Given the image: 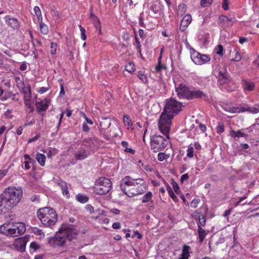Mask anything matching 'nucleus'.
<instances>
[{
    "mask_svg": "<svg viewBox=\"0 0 259 259\" xmlns=\"http://www.w3.org/2000/svg\"><path fill=\"white\" fill-rule=\"evenodd\" d=\"M183 106L182 103L175 98L167 99L158 122L159 129L168 134L170 129L171 119L182 110Z\"/></svg>",
    "mask_w": 259,
    "mask_h": 259,
    "instance_id": "1",
    "label": "nucleus"
},
{
    "mask_svg": "<svg viewBox=\"0 0 259 259\" xmlns=\"http://www.w3.org/2000/svg\"><path fill=\"white\" fill-rule=\"evenodd\" d=\"M23 195L21 188L9 187L0 195V214H6L20 201Z\"/></svg>",
    "mask_w": 259,
    "mask_h": 259,
    "instance_id": "2",
    "label": "nucleus"
},
{
    "mask_svg": "<svg viewBox=\"0 0 259 259\" xmlns=\"http://www.w3.org/2000/svg\"><path fill=\"white\" fill-rule=\"evenodd\" d=\"M120 188L121 190L129 197L142 194L147 189L145 182L143 179H133L129 176L122 179Z\"/></svg>",
    "mask_w": 259,
    "mask_h": 259,
    "instance_id": "3",
    "label": "nucleus"
},
{
    "mask_svg": "<svg viewBox=\"0 0 259 259\" xmlns=\"http://www.w3.org/2000/svg\"><path fill=\"white\" fill-rule=\"evenodd\" d=\"M77 235L76 231L73 225L63 224L54 237L49 239V244L54 248L65 245L67 240L71 241Z\"/></svg>",
    "mask_w": 259,
    "mask_h": 259,
    "instance_id": "4",
    "label": "nucleus"
},
{
    "mask_svg": "<svg viewBox=\"0 0 259 259\" xmlns=\"http://www.w3.org/2000/svg\"><path fill=\"white\" fill-rule=\"evenodd\" d=\"M37 216L43 227L51 229L53 228L58 220L56 211L50 207L39 208L37 211Z\"/></svg>",
    "mask_w": 259,
    "mask_h": 259,
    "instance_id": "5",
    "label": "nucleus"
},
{
    "mask_svg": "<svg viewBox=\"0 0 259 259\" xmlns=\"http://www.w3.org/2000/svg\"><path fill=\"white\" fill-rule=\"evenodd\" d=\"M25 231V225L21 222H9L0 226V233L8 237H18L24 234Z\"/></svg>",
    "mask_w": 259,
    "mask_h": 259,
    "instance_id": "6",
    "label": "nucleus"
},
{
    "mask_svg": "<svg viewBox=\"0 0 259 259\" xmlns=\"http://www.w3.org/2000/svg\"><path fill=\"white\" fill-rule=\"evenodd\" d=\"M160 131L165 135V137L159 135H153L151 138V148L154 152H156L163 150L167 145L169 139V132L168 134L159 129Z\"/></svg>",
    "mask_w": 259,
    "mask_h": 259,
    "instance_id": "7",
    "label": "nucleus"
},
{
    "mask_svg": "<svg viewBox=\"0 0 259 259\" xmlns=\"http://www.w3.org/2000/svg\"><path fill=\"white\" fill-rule=\"evenodd\" d=\"M112 187L110 179L102 177L96 181L94 187V192L98 195H104L109 192Z\"/></svg>",
    "mask_w": 259,
    "mask_h": 259,
    "instance_id": "8",
    "label": "nucleus"
},
{
    "mask_svg": "<svg viewBox=\"0 0 259 259\" xmlns=\"http://www.w3.org/2000/svg\"><path fill=\"white\" fill-rule=\"evenodd\" d=\"M191 58L194 63L197 65H202L210 60V58L209 56L201 54L194 50L191 52Z\"/></svg>",
    "mask_w": 259,
    "mask_h": 259,
    "instance_id": "9",
    "label": "nucleus"
},
{
    "mask_svg": "<svg viewBox=\"0 0 259 259\" xmlns=\"http://www.w3.org/2000/svg\"><path fill=\"white\" fill-rule=\"evenodd\" d=\"M190 89L183 83H181L176 88V92L178 98L180 99H187L189 100Z\"/></svg>",
    "mask_w": 259,
    "mask_h": 259,
    "instance_id": "10",
    "label": "nucleus"
},
{
    "mask_svg": "<svg viewBox=\"0 0 259 259\" xmlns=\"http://www.w3.org/2000/svg\"><path fill=\"white\" fill-rule=\"evenodd\" d=\"M81 144L91 153L96 149L98 140L96 138L86 139L82 141Z\"/></svg>",
    "mask_w": 259,
    "mask_h": 259,
    "instance_id": "11",
    "label": "nucleus"
},
{
    "mask_svg": "<svg viewBox=\"0 0 259 259\" xmlns=\"http://www.w3.org/2000/svg\"><path fill=\"white\" fill-rule=\"evenodd\" d=\"M90 154V152L81 144L80 147L75 152L74 157L76 160H82L87 158Z\"/></svg>",
    "mask_w": 259,
    "mask_h": 259,
    "instance_id": "12",
    "label": "nucleus"
},
{
    "mask_svg": "<svg viewBox=\"0 0 259 259\" xmlns=\"http://www.w3.org/2000/svg\"><path fill=\"white\" fill-rule=\"evenodd\" d=\"M27 242V239L23 237H19L15 240L13 243V245L17 250L23 252L25 251Z\"/></svg>",
    "mask_w": 259,
    "mask_h": 259,
    "instance_id": "13",
    "label": "nucleus"
},
{
    "mask_svg": "<svg viewBox=\"0 0 259 259\" xmlns=\"http://www.w3.org/2000/svg\"><path fill=\"white\" fill-rule=\"evenodd\" d=\"M5 20L6 24L13 29L17 30L20 28V22L18 19L6 16L5 17Z\"/></svg>",
    "mask_w": 259,
    "mask_h": 259,
    "instance_id": "14",
    "label": "nucleus"
},
{
    "mask_svg": "<svg viewBox=\"0 0 259 259\" xmlns=\"http://www.w3.org/2000/svg\"><path fill=\"white\" fill-rule=\"evenodd\" d=\"M51 103L50 99L45 98L40 102H36V110L38 113L45 112L48 108Z\"/></svg>",
    "mask_w": 259,
    "mask_h": 259,
    "instance_id": "15",
    "label": "nucleus"
},
{
    "mask_svg": "<svg viewBox=\"0 0 259 259\" xmlns=\"http://www.w3.org/2000/svg\"><path fill=\"white\" fill-rule=\"evenodd\" d=\"M199 98H202L205 100H207L208 99V97L206 94L204 93L202 91H200V90H192L191 89H190L189 100Z\"/></svg>",
    "mask_w": 259,
    "mask_h": 259,
    "instance_id": "16",
    "label": "nucleus"
},
{
    "mask_svg": "<svg viewBox=\"0 0 259 259\" xmlns=\"http://www.w3.org/2000/svg\"><path fill=\"white\" fill-rule=\"evenodd\" d=\"M55 183L60 188L63 196L66 198H69L70 193L68 191L67 184L61 179L56 180Z\"/></svg>",
    "mask_w": 259,
    "mask_h": 259,
    "instance_id": "17",
    "label": "nucleus"
},
{
    "mask_svg": "<svg viewBox=\"0 0 259 259\" xmlns=\"http://www.w3.org/2000/svg\"><path fill=\"white\" fill-rule=\"evenodd\" d=\"M242 86L244 91L251 92L254 90L255 83L249 79H243L242 80Z\"/></svg>",
    "mask_w": 259,
    "mask_h": 259,
    "instance_id": "18",
    "label": "nucleus"
},
{
    "mask_svg": "<svg viewBox=\"0 0 259 259\" xmlns=\"http://www.w3.org/2000/svg\"><path fill=\"white\" fill-rule=\"evenodd\" d=\"M153 194L151 191L147 192L142 197V202L144 203L149 202V207L153 209L154 208V201L152 200Z\"/></svg>",
    "mask_w": 259,
    "mask_h": 259,
    "instance_id": "19",
    "label": "nucleus"
},
{
    "mask_svg": "<svg viewBox=\"0 0 259 259\" xmlns=\"http://www.w3.org/2000/svg\"><path fill=\"white\" fill-rule=\"evenodd\" d=\"M215 75L219 80L227 79L229 77V73L224 67H219L215 70Z\"/></svg>",
    "mask_w": 259,
    "mask_h": 259,
    "instance_id": "20",
    "label": "nucleus"
},
{
    "mask_svg": "<svg viewBox=\"0 0 259 259\" xmlns=\"http://www.w3.org/2000/svg\"><path fill=\"white\" fill-rule=\"evenodd\" d=\"M192 21V17L191 15L187 14L182 19L180 26V29L181 31H184L187 29L189 25Z\"/></svg>",
    "mask_w": 259,
    "mask_h": 259,
    "instance_id": "21",
    "label": "nucleus"
},
{
    "mask_svg": "<svg viewBox=\"0 0 259 259\" xmlns=\"http://www.w3.org/2000/svg\"><path fill=\"white\" fill-rule=\"evenodd\" d=\"M31 94L30 90H29V93L28 94H25L24 96V101L25 106L29 109V112L32 113L34 111V108L31 104Z\"/></svg>",
    "mask_w": 259,
    "mask_h": 259,
    "instance_id": "22",
    "label": "nucleus"
},
{
    "mask_svg": "<svg viewBox=\"0 0 259 259\" xmlns=\"http://www.w3.org/2000/svg\"><path fill=\"white\" fill-rule=\"evenodd\" d=\"M242 130H238L237 131L231 130L229 131V136L234 139H235L236 138H246L247 137V135L245 134L244 132H242Z\"/></svg>",
    "mask_w": 259,
    "mask_h": 259,
    "instance_id": "23",
    "label": "nucleus"
},
{
    "mask_svg": "<svg viewBox=\"0 0 259 259\" xmlns=\"http://www.w3.org/2000/svg\"><path fill=\"white\" fill-rule=\"evenodd\" d=\"M163 49L161 50L160 53L162 54ZM162 55L160 54L158 59V65L155 66V70L157 72H161L163 69H166L165 66L161 63Z\"/></svg>",
    "mask_w": 259,
    "mask_h": 259,
    "instance_id": "24",
    "label": "nucleus"
},
{
    "mask_svg": "<svg viewBox=\"0 0 259 259\" xmlns=\"http://www.w3.org/2000/svg\"><path fill=\"white\" fill-rule=\"evenodd\" d=\"M39 22V27L40 33L43 35H47L49 33V28L47 25L45 24L42 20Z\"/></svg>",
    "mask_w": 259,
    "mask_h": 259,
    "instance_id": "25",
    "label": "nucleus"
},
{
    "mask_svg": "<svg viewBox=\"0 0 259 259\" xmlns=\"http://www.w3.org/2000/svg\"><path fill=\"white\" fill-rule=\"evenodd\" d=\"M190 247L188 245H185L183 246L182 253L181 254V257L179 259H188L190 255H189V250Z\"/></svg>",
    "mask_w": 259,
    "mask_h": 259,
    "instance_id": "26",
    "label": "nucleus"
},
{
    "mask_svg": "<svg viewBox=\"0 0 259 259\" xmlns=\"http://www.w3.org/2000/svg\"><path fill=\"white\" fill-rule=\"evenodd\" d=\"M249 108H245L244 107H232L231 106V109L230 111V113H239L244 112L246 111H249Z\"/></svg>",
    "mask_w": 259,
    "mask_h": 259,
    "instance_id": "27",
    "label": "nucleus"
},
{
    "mask_svg": "<svg viewBox=\"0 0 259 259\" xmlns=\"http://www.w3.org/2000/svg\"><path fill=\"white\" fill-rule=\"evenodd\" d=\"M164 183L166 185V189L167 190L168 193L169 194V196L171 198V199L177 202L178 201V197L175 195L174 194L173 191L172 190L171 187L169 186V185L168 184V183L165 181H164Z\"/></svg>",
    "mask_w": 259,
    "mask_h": 259,
    "instance_id": "28",
    "label": "nucleus"
},
{
    "mask_svg": "<svg viewBox=\"0 0 259 259\" xmlns=\"http://www.w3.org/2000/svg\"><path fill=\"white\" fill-rule=\"evenodd\" d=\"M198 233L199 235V243H202L206 236V233L201 227L199 226L198 228Z\"/></svg>",
    "mask_w": 259,
    "mask_h": 259,
    "instance_id": "29",
    "label": "nucleus"
},
{
    "mask_svg": "<svg viewBox=\"0 0 259 259\" xmlns=\"http://www.w3.org/2000/svg\"><path fill=\"white\" fill-rule=\"evenodd\" d=\"M36 159L41 166L45 165L46 157L44 154L41 153L37 154Z\"/></svg>",
    "mask_w": 259,
    "mask_h": 259,
    "instance_id": "30",
    "label": "nucleus"
},
{
    "mask_svg": "<svg viewBox=\"0 0 259 259\" xmlns=\"http://www.w3.org/2000/svg\"><path fill=\"white\" fill-rule=\"evenodd\" d=\"M75 197L76 200L81 203H85L89 201V197L82 194H78Z\"/></svg>",
    "mask_w": 259,
    "mask_h": 259,
    "instance_id": "31",
    "label": "nucleus"
},
{
    "mask_svg": "<svg viewBox=\"0 0 259 259\" xmlns=\"http://www.w3.org/2000/svg\"><path fill=\"white\" fill-rule=\"evenodd\" d=\"M123 120L125 125H127L130 128L133 130V128L132 127L133 126V122L130 116L126 114L124 115L123 116Z\"/></svg>",
    "mask_w": 259,
    "mask_h": 259,
    "instance_id": "32",
    "label": "nucleus"
},
{
    "mask_svg": "<svg viewBox=\"0 0 259 259\" xmlns=\"http://www.w3.org/2000/svg\"><path fill=\"white\" fill-rule=\"evenodd\" d=\"M58 152L59 151L58 149L50 147L49 148L48 152H47V155L48 157L51 158L52 156L56 155Z\"/></svg>",
    "mask_w": 259,
    "mask_h": 259,
    "instance_id": "33",
    "label": "nucleus"
},
{
    "mask_svg": "<svg viewBox=\"0 0 259 259\" xmlns=\"http://www.w3.org/2000/svg\"><path fill=\"white\" fill-rule=\"evenodd\" d=\"M121 145L123 147L125 148L124 151L126 152H128L132 154H133L135 153V151L134 149H133L132 148H128L127 147L128 145V143L127 141H122Z\"/></svg>",
    "mask_w": 259,
    "mask_h": 259,
    "instance_id": "34",
    "label": "nucleus"
},
{
    "mask_svg": "<svg viewBox=\"0 0 259 259\" xmlns=\"http://www.w3.org/2000/svg\"><path fill=\"white\" fill-rule=\"evenodd\" d=\"M33 11L37 17L38 21H40V20H42L41 12L38 6H35L34 7Z\"/></svg>",
    "mask_w": 259,
    "mask_h": 259,
    "instance_id": "35",
    "label": "nucleus"
},
{
    "mask_svg": "<svg viewBox=\"0 0 259 259\" xmlns=\"http://www.w3.org/2000/svg\"><path fill=\"white\" fill-rule=\"evenodd\" d=\"M125 70L130 73H133L135 70L134 64L133 62H128L125 67Z\"/></svg>",
    "mask_w": 259,
    "mask_h": 259,
    "instance_id": "36",
    "label": "nucleus"
},
{
    "mask_svg": "<svg viewBox=\"0 0 259 259\" xmlns=\"http://www.w3.org/2000/svg\"><path fill=\"white\" fill-rule=\"evenodd\" d=\"M206 223L205 218L204 215L201 214L198 217V222L197 223L198 228L199 227L204 226Z\"/></svg>",
    "mask_w": 259,
    "mask_h": 259,
    "instance_id": "37",
    "label": "nucleus"
},
{
    "mask_svg": "<svg viewBox=\"0 0 259 259\" xmlns=\"http://www.w3.org/2000/svg\"><path fill=\"white\" fill-rule=\"evenodd\" d=\"M137 76L143 83H146L148 82L147 76L142 72V71H138L137 72Z\"/></svg>",
    "mask_w": 259,
    "mask_h": 259,
    "instance_id": "38",
    "label": "nucleus"
},
{
    "mask_svg": "<svg viewBox=\"0 0 259 259\" xmlns=\"http://www.w3.org/2000/svg\"><path fill=\"white\" fill-rule=\"evenodd\" d=\"M216 131L218 134H221L225 131L224 124L222 122H219L216 127Z\"/></svg>",
    "mask_w": 259,
    "mask_h": 259,
    "instance_id": "39",
    "label": "nucleus"
},
{
    "mask_svg": "<svg viewBox=\"0 0 259 259\" xmlns=\"http://www.w3.org/2000/svg\"><path fill=\"white\" fill-rule=\"evenodd\" d=\"M219 20L221 22H223L225 23H228L229 22H235L236 21V20L235 18H229V17L226 16H221Z\"/></svg>",
    "mask_w": 259,
    "mask_h": 259,
    "instance_id": "40",
    "label": "nucleus"
},
{
    "mask_svg": "<svg viewBox=\"0 0 259 259\" xmlns=\"http://www.w3.org/2000/svg\"><path fill=\"white\" fill-rule=\"evenodd\" d=\"M194 147L191 145H189L187 150V156L189 158H193L194 156Z\"/></svg>",
    "mask_w": 259,
    "mask_h": 259,
    "instance_id": "41",
    "label": "nucleus"
},
{
    "mask_svg": "<svg viewBox=\"0 0 259 259\" xmlns=\"http://www.w3.org/2000/svg\"><path fill=\"white\" fill-rule=\"evenodd\" d=\"M171 185L172 186V188L175 193L177 194H179L181 191L178 184L175 182L174 180H172Z\"/></svg>",
    "mask_w": 259,
    "mask_h": 259,
    "instance_id": "42",
    "label": "nucleus"
},
{
    "mask_svg": "<svg viewBox=\"0 0 259 259\" xmlns=\"http://www.w3.org/2000/svg\"><path fill=\"white\" fill-rule=\"evenodd\" d=\"M57 44L56 42H52L51 44V50L50 53L52 55H54L56 54Z\"/></svg>",
    "mask_w": 259,
    "mask_h": 259,
    "instance_id": "43",
    "label": "nucleus"
},
{
    "mask_svg": "<svg viewBox=\"0 0 259 259\" xmlns=\"http://www.w3.org/2000/svg\"><path fill=\"white\" fill-rule=\"evenodd\" d=\"M78 27L79 28L81 33V38L83 40H85L87 39V36L85 35V30L81 25H79Z\"/></svg>",
    "mask_w": 259,
    "mask_h": 259,
    "instance_id": "44",
    "label": "nucleus"
},
{
    "mask_svg": "<svg viewBox=\"0 0 259 259\" xmlns=\"http://www.w3.org/2000/svg\"><path fill=\"white\" fill-rule=\"evenodd\" d=\"M235 57L233 59H232V60L233 61L239 62L242 59L241 55L240 53L239 52V51H237L236 50H235Z\"/></svg>",
    "mask_w": 259,
    "mask_h": 259,
    "instance_id": "45",
    "label": "nucleus"
},
{
    "mask_svg": "<svg viewBox=\"0 0 259 259\" xmlns=\"http://www.w3.org/2000/svg\"><path fill=\"white\" fill-rule=\"evenodd\" d=\"M150 10L154 13L157 14L160 10L159 7L156 4H153L150 7Z\"/></svg>",
    "mask_w": 259,
    "mask_h": 259,
    "instance_id": "46",
    "label": "nucleus"
},
{
    "mask_svg": "<svg viewBox=\"0 0 259 259\" xmlns=\"http://www.w3.org/2000/svg\"><path fill=\"white\" fill-rule=\"evenodd\" d=\"M168 156L162 152H160L158 154L157 159L159 161H163L164 159H167Z\"/></svg>",
    "mask_w": 259,
    "mask_h": 259,
    "instance_id": "47",
    "label": "nucleus"
},
{
    "mask_svg": "<svg viewBox=\"0 0 259 259\" xmlns=\"http://www.w3.org/2000/svg\"><path fill=\"white\" fill-rule=\"evenodd\" d=\"M213 2V0H201V6L203 7H208Z\"/></svg>",
    "mask_w": 259,
    "mask_h": 259,
    "instance_id": "48",
    "label": "nucleus"
},
{
    "mask_svg": "<svg viewBox=\"0 0 259 259\" xmlns=\"http://www.w3.org/2000/svg\"><path fill=\"white\" fill-rule=\"evenodd\" d=\"M80 114L85 120V121L84 122V123H87V124H89L90 125H92L93 124V121L91 119L88 118L85 113L83 112H81Z\"/></svg>",
    "mask_w": 259,
    "mask_h": 259,
    "instance_id": "49",
    "label": "nucleus"
},
{
    "mask_svg": "<svg viewBox=\"0 0 259 259\" xmlns=\"http://www.w3.org/2000/svg\"><path fill=\"white\" fill-rule=\"evenodd\" d=\"M30 247L34 251H36L40 248V246L36 242L33 241L30 243Z\"/></svg>",
    "mask_w": 259,
    "mask_h": 259,
    "instance_id": "50",
    "label": "nucleus"
},
{
    "mask_svg": "<svg viewBox=\"0 0 259 259\" xmlns=\"http://www.w3.org/2000/svg\"><path fill=\"white\" fill-rule=\"evenodd\" d=\"M90 18L92 19L93 20L97 21L99 24L100 25V20L98 18V17L95 15V14L93 13V9H91L90 10Z\"/></svg>",
    "mask_w": 259,
    "mask_h": 259,
    "instance_id": "51",
    "label": "nucleus"
},
{
    "mask_svg": "<svg viewBox=\"0 0 259 259\" xmlns=\"http://www.w3.org/2000/svg\"><path fill=\"white\" fill-rule=\"evenodd\" d=\"M50 88L49 87H42L40 88L37 90V92L39 94H44V93L47 92V91H48L50 90Z\"/></svg>",
    "mask_w": 259,
    "mask_h": 259,
    "instance_id": "52",
    "label": "nucleus"
},
{
    "mask_svg": "<svg viewBox=\"0 0 259 259\" xmlns=\"http://www.w3.org/2000/svg\"><path fill=\"white\" fill-rule=\"evenodd\" d=\"M32 232L36 235H40L42 233V230L37 227H34L32 229Z\"/></svg>",
    "mask_w": 259,
    "mask_h": 259,
    "instance_id": "53",
    "label": "nucleus"
},
{
    "mask_svg": "<svg viewBox=\"0 0 259 259\" xmlns=\"http://www.w3.org/2000/svg\"><path fill=\"white\" fill-rule=\"evenodd\" d=\"M223 47L221 45H219L218 46V48L217 49L216 53L219 55L223 56Z\"/></svg>",
    "mask_w": 259,
    "mask_h": 259,
    "instance_id": "54",
    "label": "nucleus"
},
{
    "mask_svg": "<svg viewBox=\"0 0 259 259\" xmlns=\"http://www.w3.org/2000/svg\"><path fill=\"white\" fill-rule=\"evenodd\" d=\"M222 8L225 11H227L229 9L228 0H223V2L222 4Z\"/></svg>",
    "mask_w": 259,
    "mask_h": 259,
    "instance_id": "55",
    "label": "nucleus"
},
{
    "mask_svg": "<svg viewBox=\"0 0 259 259\" xmlns=\"http://www.w3.org/2000/svg\"><path fill=\"white\" fill-rule=\"evenodd\" d=\"M85 208L86 210L90 213H93L94 212V208L91 204H87L85 206Z\"/></svg>",
    "mask_w": 259,
    "mask_h": 259,
    "instance_id": "56",
    "label": "nucleus"
},
{
    "mask_svg": "<svg viewBox=\"0 0 259 259\" xmlns=\"http://www.w3.org/2000/svg\"><path fill=\"white\" fill-rule=\"evenodd\" d=\"M252 65L253 68L258 69L259 68V59L257 58L254 60L252 63Z\"/></svg>",
    "mask_w": 259,
    "mask_h": 259,
    "instance_id": "57",
    "label": "nucleus"
},
{
    "mask_svg": "<svg viewBox=\"0 0 259 259\" xmlns=\"http://www.w3.org/2000/svg\"><path fill=\"white\" fill-rule=\"evenodd\" d=\"M199 200L198 199H194L191 202V206L192 208H196L198 206V204L199 203Z\"/></svg>",
    "mask_w": 259,
    "mask_h": 259,
    "instance_id": "58",
    "label": "nucleus"
},
{
    "mask_svg": "<svg viewBox=\"0 0 259 259\" xmlns=\"http://www.w3.org/2000/svg\"><path fill=\"white\" fill-rule=\"evenodd\" d=\"M12 110L11 109H8L5 113V115L7 118H11L13 117L12 114Z\"/></svg>",
    "mask_w": 259,
    "mask_h": 259,
    "instance_id": "59",
    "label": "nucleus"
},
{
    "mask_svg": "<svg viewBox=\"0 0 259 259\" xmlns=\"http://www.w3.org/2000/svg\"><path fill=\"white\" fill-rule=\"evenodd\" d=\"M135 40H136V48L138 49V48H141V45L140 44V42L139 41V38H138V36H137V35L136 34V33L135 32Z\"/></svg>",
    "mask_w": 259,
    "mask_h": 259,
    "instance_id": "60",
    "label": "nucleus"
},
{
    "mask_svg": "<svg viewBox=\"0 0 259 259\" xmlns=\"http://www.w3.org/2000/svg\"><path fill=\"white\" fill-rule=\"evenodd\" d=\"M7 169L0 170V180H2L7 175Z\"/></svg>",
    "mask_w": 259,
    "mask_h": 259,
    "instance_id": "61",
    "label": "nucleus"
},
{
    "mask_svg": "<svg viewBox=\"0 0 259 259\" xmlns=\"http://www.w3.org/2000/svg\"><path fill=\"white\" fill-rule=\"evenodd\" d=\"M82 129L83 132H84L86 133L89 132L90 131V127L88 125V124H87V123H84V122L83 123Z\"/></svg>",
    "mask_w": 259,
    "mask_h": 259,
    "instance_id": "62",
    "label": "nucleus"
},
{
    "mask_svg": "<svg viewBox=\"0 0 259 259\" xmlns=\"http://www.w3.org/2000/svg\"><path fill=\"white\" fill-rule=\"evenodd\" d=\"M188 179H189L188 174H185L183 175L181 177V179H180L181 182L183 183L185 181L188 180Z\"/></svg>",
    "mask_w": 259,
    "mask_h": 259,
    "instance_id": "63",
    "label": "nucleus"
},
{
    "mask_svg": "<svg viewBox=\"0 0 259 259\" xmlns=\"http://www.w3.org/2000/svg\"><path fill=\"white\" fill-rule=\"evenodd\" d=\"M248 108H249V110L248 111H249L250 112H251L252 113L256 114V113H259V108L258 107H254L251 110L250 107H248Z\"/></svg>",
    "mask_w": 259,
    "mask_h": 259,
    "instance_id": "64",
    "label": "nucleus"
}]
</instances>
